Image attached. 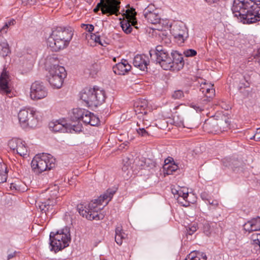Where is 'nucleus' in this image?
Returning <instances> with one entry per match:
<instances>
[{
  "mask_svg": "<svg viewBox=\"0 0 260 260\" xmlns=\"http://www.w3.org/2000/svg\"><path fill=\"white\" fill-rule=\"evenodd\" d=\"M232 10L234 16L244 24L260 21V0H234Z\"/></svg>",
  "mask_w": 260,
  "mask_h": 260,
  "instance_id": "obj_1",
  "label": "nucleus"
},
{
  "mask_svg": "<svg viewBox=\"0 0 260 260\" xmlns=\"http://www.w3.org/2000/svg\"><path fill=\"white\" fill-rule=\"evenodd\" d=\"M116 188H109L103 194L101 195L98 199L94 200L88 204V206L83 204L78 205L77 210L79 213L83 217H85L88 220H100L101 215L98 212L101 210L102 208L99 206L102 205L105 202L107 205L109 202L112 199L113 195L116 191Z\"/></svg>",
  "mask_w": 260,
  "mask_h": 260,
  "instance_id": "obj_2",
  "label": "nucleus"
},
{
  "mask_svg": "<svg viewBox=\"0 0 260 260\" xmlns=\"http://www.w3.org/2000/svg\"><path fill=\"white\" fill-rule=\"evenodd\" d=\"M73 35V29L70 26L57 27L48 39L47 45L53 50L58 51L69 46Z\"/></svg>",
  "mask_w": 260,
  "mask_h": 260,
  "instance_id": "obj_3",
  "label": "nucleus"
},
{
  "mask_svg": "<svg viewBox=\"0 0 260 260\" xmlns=\"http://www.w3.org/2000/svg\"><path fill=\"white\" fill-rule=\"evenodd\" d=\"M49 237L50 250L56 252L69 246V243L71 239L70 229L68 226H65L55 233L51 232Z\"/></svg>",
  "mask_w": 260,
  "mask_h": 260,
  "instance_id": "obj_4",
  "label": "nucleus"
},
{
  "mask_svg": "<svg viewBox=\"0 0 260 260\" xmlns=\"http://www.w3.org/2000/svg\"><path fill=\"white\" fill-rule=\"evenodd\" d=\"M81 100L88 107H97L105 101V92L96 87L93 88H85L80 93Z\"/></svg>",
  "mask_w": 260,
  "mask_h": 260,
  "instance_id": "obj_5",
  "label": "nucleus"
},
{
  "mask_svg": "<svg viewBox=\"0 0 260 260\" xmlns=\"http://www.w3.org/2000/svg\"><path fill=\"white\" fill-rule=\"evenodd\" d=\"M55 159L49 154H37L31 162L32 170L37 174L50 170L55 166Z\"/></svg>",
  "mask_w": 260,
  "mask_h": 260,
  "instance_id": "obj_6",
  "label": "nucleus"
},
{
  "mask_svg": "<svg viewBox=\"0 0 260 260\" xmlns=\"http://www.w3.org/2000/svg\"><path fill=\"white\" fill-rule=\"evenodd\" d=\"M149 54L151 60L158 64L164 70H171V55L163 46L157 45L155 49H150Z\"/></svg>",
  "mask_w": 260,
  "mask_h": 260,
  "instance_id": "obj_7",
  "label": "nucleus"
},
{
  "mask_svg": "<svg viewBox=\"0 0 260 260\" xmlns=\"http://www.w3.org/2000/svg\"><path fill=\"white\" fill-rule=\"evenodd\" d=\"M54 190L51 194H42L36 202L42 213H44L46 215L50 213L52 214L54 212L53 207L56 204V199L58 193V186L54 185Z\"/></svg>",
  "mask_w": 260,
  "mask_h": 260,
  "instance_id": "obj_8",
  "label": "nucleus"
},
{
  "mask_svg": "<svg viewBox=\"0 0 260 260\" xmlns=\"http://www.w3.org/2000/svg\"><path fill=\"white\" fill-rule=\"evenodd\" d=\"M19 121L23 128H33L37 126L38 119L34 108H25L20 110L18 114Z\"/></svg>",
  "mask_w": 260,
  "mask_h": 260,
  "instance_id": "obj_9",
  "label": "nucleus"
},
{
  "mask_svg": "<svg viewBox=\"0 0 260 260\" xmlns=\"http://www.w3.org/2000/svg\"><path fill=\"white\" fill-rule=\"evenodd\" d=\"M229 123L226 120L216 121L212 120L206 121L204 124L203 128L208 133L218 134L226 131Z\"/></svg>",
  "mask_w": 260,
  "mask_h": 260,
  "instance_id": "obj_10",
  "label": "nucleus"
},
{
  "mask_svg": "<svg viewBox=\"0 0 260 260\" xmlns=\"http://www.w3.org/2000/svg\"><path fill=\"white\" fill-rule=\"evenodd\" d=\"M48 91L47 88L42 82L35 81L30 87V96L33 100H38L47 96Z\"/></svg>",
  "mask_w": 260,
  "mask_h": 260,
  "instance_id": "obj_11",
  "label": "nucleus"
},
{
  "mask_svg": "<svg viewBox=\"0 0 260 260\" xmlns=\"http://www.w3.org/2000/svg\"><path fill=\"white\" fill-rule=\"evenodd\" d=\"M120 2L118 0H104L102 12L103 14L108 16L115 15L118 16L119 14Z\"/></svg>",
  "mask_w": 260,
  "mask_h": 260,
  "instance_id": "obj_12",
  "label": "nucleus"
},
{
  "mask_svg": "<svg viewBox=\"0 0 260 260\" xmlns=\"http://www.w3.org/2000/svg\"><path fill=\"white\" fill-rule=\"evenodd\" d=\"M10 81L9 72L4 68L0 76V92L9 95L11 92L9 82Z\"/></svg>",
  "mask_w": 260,
  "mask_h": 260,
  "instance_id": "obj_13",
  "label": "nucleus"
},
{
  "mask_svg": "<svg viewBox=\"0 0 260 260\" xmlns=\"http://www.w3.org/2000/svg\"><path fill=\"white\" fill-rule=\"evenodd\" d=\"M171 60L172 64L171 63V70H180L183 68L184 64L183 57L181 54H179L178 51H175L171 54Z\"/></svg>",
  "mask_w": 260,
  "mask_h": 260,
  "instance_id": "obj_14",
  "label": "nucleus"
},
{
  "mask_svg": "<svg viewBox=\"0 0 260 260\" xmlns=\"http://www.w3.org/2000/svg\"><path fill=\"white\" fill-rule=\"evenodd\" d=\"M149 62L148 59L144 55L137 54L133 59L134 66L144 72L147 71V66Z\"/></svg>",
  "mask_w": 260,
  "mask_h": 260,
  "instance_id": "obj_15",
  "label": "nucleus"
},
{
  "mask_svg": "<svg viewBox=\"0 0 260 260\" xmlns=\"http://www.w3.org/2000/svg\"><path fill=\"white\" fill-rule=\"evenodd\" d=\"M132 67L129 64L128 61L122 59L121 62L117 63L113 68V72L117 75H124L127 73L131 69Z\"/></svg>",
  "mask_w": 260,
  "mask_h": 260,
  "instance_id": "obj_16",
  "label": "nucleus"
},
{
  "mask_svg": "<svg viewBox=\"0 0 260 260\" xmlns=\"http://www.w3.org/2000/svg\"><path fill=\"white\" fill-rule=\"evenodd\" d=\"M47 80L50 85L54 88H60L63 84V79L65 77H63L61 75H56V76L53 75H50L48 73L47 76Z\"/></svg>",
  "mask_w": 260,
  "mask_h": 260,
  "instance_id": "obj_17",
  "label": "nucleus"
},
{
  "mask_svg": "<svg viewBox=\"0 0 260 260\" xmlns=\"http://www.w3.org/2000/svg\"><path fill=\"white\" fill-rule=\"evenodd\" d=\"M140 119L139 121L137 122V126L138 128H136L137 134L141 137H147L149 136L148 132L146 130L148 127V125L145 123V118L144 117H138Z\"/></svg>",
  "mask_w": 260,
  "mask_h": 260,
  "instance_id": "obj_18",
  "label": "nucleus"
},
{
  "mask_svg": "<svg viewBox=\"0 0 260 260\" xmlns=\"http://www.w3.org/2000/svg\"><path fill=\"white\" fill-rule=\"evenodd\" d=\"M230 166L235 173L239 174L244 173L246 165L243 161L234 159L232 160Z\"/></svg>",
  "mask_w": 260,
  "mask_h": 260,
  "instance_id": "obj_19",
  "label": "nucleus"
},
{
  "mask_svg": "<svg viewBox=\"0 0 260 260\" xmlns=\"http://www.w3.org/2000/svg\"><path fill=\"white\" fill-rule=\"evenodd\" d=\"M135 111L136 113L139 114L138 117H143L144 115L147 114V111L145 110L146 108L148 107V101L147 100H140L135 103Z\"/></svg>",
  "mask_w": 260,
  "mask_h": 260,
  "instance_id": "obj_20",
  "label": "nucleus"
},
{
  "mask_svg": "<svg viewBox=\"0 0 260 260\" xmlns=\"http://www.w3.org/2000/svg\"><path fill=\"white\" fill-rule=\"evenodd\" d=\"M186 28L184 27H181L179 25H175L172 29V34L173 36L177 39L184 40V38H186V35H187Z\"/></svg>",
  "mask_w": 260,
  "mask_h": 260,
  "instance_id": "obj_21",
  "label": "nucleus"
},
{
  "mask_svg": "<svg viewBox=\"0 0 260 260\" xmlns=\"http://www.w3.org/2000/svg\"><path fill=\"white\" fill-rule=\"evenodd\" d=\"M69 126V123L59 122L58 121L50 124V127H52V130L55 132L68 133V127Z\"/></svg>",
  "mask_w": 260,
  "mask_h": 260,
  "instance_id": "obj_22",
  "label": "nucleus"
},
{
  "mask_svg": "<svg viewBox=\"0 0 260 260\" xmlns=\"http://www.w3.org/2000/svg\"><path fill=\"white\" fill-rule=\"evenodd\" d=\"M48 73L55 76L56 75H61L63 77H66L67 76V72L64 68L58 64L51 66Z\"/></svg>",
  "mask_w": 260,
  "mask_h": 260,
  "instance_id": "obj_23",
  "label": "nucleus"
},
{
  "mask_svg": "<svg viewBox=\"0 0 260 260\" xmlns=\"http://www.w3.org/2000/svg\"><path fill=\"white\" fill-rule=\"evenodd\" d=\"M126 236V234L123 232L121 225L116 226L115 229V241L118 245H121L122 244L123 240L125 239Z\"/></svg>",
  "mask_w": 260,
  "mask_h": 260,
  "instance_id": "obj_24",
  "label": "nucleus"
},
{
  "mask_svg": "<svg viewBox=\"0 0 260 260\" xmlns=\"http://www.w3.org/2000/svg\"><path fill=\"white\" fill-rule=\"evenodd\" d=\"M85 110L80 108L74 109L70 115V120L74 122H79L81 120Z\"/></svg>",
  "mask_w": 260,
  "mask_h": 260,
  "instance_id": "obj_25",
  "label": "nucleus"
},
{
  "mask_svg": "<svg viewBox=\"0 0 260 260\" xmlns=\"http://www.w3.org/2000/svg\"><path fill=\"white\" fill-rule=\"evenodd\" d=\"M132 21L123 19L120 22L121 27L123 30V31L126 34H130L132 31V26H135V28H138V27L136 26V25H134L132 24Z\"/></svg>",
  "mask_w": 260,
  "mask_h": 260,
  "instance_id": "obj_26",
  "label": "nucleus"
},
{
  "mask_svg": "<svg viewBox=\"0 0 260 260\" xmlns=\"http://www.w3.org/2000/svg\"><path fill=\"white\" fill-rule=\"evenodd\" d=\"M136 14L137 13L135 11V9L133 8H128L126 10L125 13H124V15L125 16L124 19L132 21V23H132V24L134 25H136L137 23L136 17Z\"/></svg>",
  "mask_w": 260,
  "mask_h": 260,
  "instance_id": "obj_27",
  "label": "nucleus"
},
{
  "mask_svg": "<svg viewBox=\"0 0 260 260\" xmlns=\"http://www.w3.org/2000/svg\"><path fill=\"white\" fill-rule=\"evenodd\" d=\"M144 17L147 20L148 22L152 24L159 23L160 21V17L157 11L149 13L144 16Z\"/></svg>",
  "mask_w": 260,
  "mask_h": 260,
  "instance_id": "obj_28",
  "label": "nucleus"
},
{
  "mask_svg": "<svg viewBox=\"0 0 260 260\" xmlns=\"http://www.w3.org/2000/svg\"><path fill=\"white\" fill-rule=\"evenodd\" d=\"M213 85H209L208 87L206 83H204L203 86H202L200 91L205 94L207 98H211L213 95H214L215 90L213 89Z\"/></svg>",
  "mask_w": 260,
  "mask_h": 260,
  "instance_id": "obj_29",
  "label": "nucleus"
},
{
  "mask_svg": "<svg viewBox=\"0 0 260 260\" xmlns=\"http://www.w3.org/2000/svg\"><path fill=\"white\" fill-rule=\"evenodd\" d=\"M16 152L20 156H24L27 154V149L24 142L21 140L17 141Z\"/></svg>",
  "mask_w": 260,
  "mask_h": 260,
  "instance_id": "obj_30",
  "label": "nucleus"
},
{
  "mask_svg": "<svg viewBox=\"0 0 260 260\" xmlns=\"http://www.w3.org/2000/svg\"><path fill=\"white\" fill-rule=\"evenodd\" d=\"M9 44L6 41L0 42V55L5 57L10 53Z\"/></svg>",
  "mask_w": 260,
  "mask_h": 260,
  "instance_id": "obj_31",
  "label": "nucleus"
},
{
  "mask_svg": "<svg viewBox=\"0 0 260 260\" xmlns=\"http://www.w3.org/2000/svg\"><path fill=\"white\" fill-rule=\"evenodd\" d=\"M172 192L174 195H177L178 198L182 197L183 200L185 201H187V198L188 197V193L187 190H184V189H182L181 188H179L178 189H176L172 188L171 189Z\"/></svg>",
  "mask_w": 260,
  "mask_h": 260,
  "instance_id": "obj_32",
  "label": "nucleus"
},
{
  "mask_svg": "<svg viewBox=\"0 0 260 260\" xmlns=\"http://www.w3.org/2000/svg\"><path fill=\"white\" fill-rule=\"evenodd\" d=\"M8 177V170L6 165L0 164V183L5 182Z\"/></svg>",
  "mask_w": 260,
  "mask_h": 260,
  "instance_id": "obj_33",
  "label": "nucleus"
},
{
  "mask_svg": "<svg viewBox=\"0 0 260 260\" xmlns=\"http://www.w3.org/2000/svg\"><path fill=\"white\" fill-rule=\"evenodd\" d=\"M178 169V165L175 162L171 164V165H168L167 167H164V169L166 171V173L167 175L172 174L174 172H175Z\"/></svg>",
  "mask_w": 260,
  "mask_h": 260,
  "instance_id": "obj_34",
  "label": "nucleus"
},
{
  "mask_svg": "<svg viewBox=\"0 0 260 260\" xmlns=\"http://www.w3.org/2000/svg\"><path fill=\"white\" fill-rule=\"evenodd\" d=\"M252 225V228L250 230L254 231H260V217L257 216L250 220V222Z\"/></svg>",
  "mask_w": 260,
  "mask_h": 260,
  "instance_id": "obj_35",
  "label": "nucleus"
},
{
  "mask_svg": "<svg viewBox=\"0 0 260 260\" xmlns=\"http://www.w3.org/2000/svg\"><path fill=\"white\" fill-rule=\"evenodd\" d=\"M70 126L68 127V133H72L73 131L75 132H80L82 131V124L78 122L77 124L69 123Z\"/></svg>",
  "mask_w": 260,
  "mask_h": 260,
  "instance_id": "obj_36",
  "label": "nucleus"
},
{
  "mask_svg": "<svg viewBox=\"0 0 260 260\" xmlns=\"http://www.w3.org/2000/svg\"><path fill=\"white\" fill-rule=\"evenodd\" d=\"M192 255L190 256L192 260H207V256L205 253L198 252L197 253L191 252Z\"/></svg>",
  "mask_w": 260,
  "mask_h": 260,
  "instance_id": "obj_37",
  "label": "nucleus"
},
{
  "mask_svg": "<svg viewBox=\"0 0 260 260\" xmlns=\"http://www.w3.org/2000/svg\"><path fill=\"white\" fill-rule=\"evenodd\" d=\"M92 114V113L87 110H85L84 115H82L81 120H82L84 123L88 124L90 122V117H91Z\"/></svg>",
  "mask_w": 260,
  "mask_h": 260,
  "instance_id": "obj_38",
  "label": "nucleus"
},
{
  "mask_svg": "<svg viewBox=\"0 0 260 260\" xmlns=\"http://www.w3.org/2000/svg\"><path fill=\"white\" fill-rule=\"evenodd\" d=\"M19 253V252H18L16 250L11 251V250H8L7 259V260H19L18 258H17V257Z\"/></svg>",
  "mask_w": 260,
  "mask_h": 260,
  "instance_id": "obj_39",
  "label": "nucleus"
},
{
  "mask_svg": "<svg viewBox=\"0 0 260 260\" xmlns=\"http://www.w3.org/2000/svg\"><path fill=\"white\" fill-rule=\"evenodd\" d=\"M15 21L14 19H12L7 22L5 23V24L3 26V27L0 30V33L3 35V34H6L7 32V30L8 27L10 25H13L14 24Z\"/></svg>",
  "mask_w": 260,
  "mask_h": 260,
  "instance_id": "obj_40",
  "label": "nucleus"
},
{
  "mask_svg": "<svg viewBox=\"0 0 260 260\" xmlns=\"http://www.w3.org/2000/svg\"><path fill=\"white\" fill-rule=\"evenodd\" d=\"M252 244L255 248L258 247V249L260 251V234L252 235Z\"/></svg>",
  "mask_w": 260,
  "mask_h": 260,
  "instance_id": "obj_41",
  "label": "nucleus"
},
{
  "mask_svg": "<svg viewBox=\"0 0 260 260\" xmlns=\"http://www.w3.org/2000/svg\"><path fill=\"white\" fill-rule=\"evenodd\" d=\"M156 11H157V10L155 9L153 5H149L144 10L143 14L144 16H145L149 13H154V12Z\"/></svg>",
  "mask_w": 260,
  "mask_h": 260,
  "instance_id": "obj_42",
  "label": "nucleus"
},
{
  "mask_svg": "<svg viewBox=\"0 0 260 260\" xmlns=\"http://www.w3.org/2000/svg\"><path fill=\"white\" fill-rule=\"evenodd\" d=\"M100 119L99 117L94 115L93 113L90 117V122L88 124L91 126H96L100 123Z\"/></svg>",
  "mask_w": 260,
  "mask_h": 260,
  "instance_id": "obj_43",
  "label": "nucleus"
},
{
  "mask_svg": "<svg viewBox=\"0 0 260 260\" xmlns=\"http://www.w3.org/2000/svg\"><path fill=\"white\" fill-rule=\"evenodd\" d=\"M184 96L183 92L181 90H175L172 94V97L175 100H179Z\"/></svg>",
  "mask_w": 260,
  "mask_h": 260,
  "instance_id": "obj_44",
  "label": "nucleus"
},
{
  "mask_svg": "<svg viewBox=\"0 0 260 260\" xmlns=\"http://www.w3.org/2000/svg\"><path fill=\"white\" fill-rule=\"evenodd\" d=\"M197 51L192 49H187L184 51V54L186 57H193L197 55Z\"/></svg>",
  "mask_w": 260,
  "mask_h": 260,
  "instance_id": "obj_45",
  "label": "nucleus"
},
{
  "mask_svg": "<svg viewBox=\"0 0 260 260\" xmlns=\"http://www.w3.org/2000/svg\"><path fill=\"white\" fill-rule=\"evenodd\" d=\"M91 39L92 40H94L95 43H99L101 46H104V43H105V42L104 41V42H102L101 41L100 36H96L95 34H93L92 35H91Z\"/></svg>",
  "mask_w": 260,
  "mask_h": 260,
  "instance_id": "obj_46",
  "label": "nucleus"
},
{
  "mask_svg": "<svg viewBox=\"0 0 260 260\" xmlns=\"http://www.w3.org/2000/svg\"><path fill=\"white\" fill-rule=\"evenodd\" d=\"M19 140H11L9 142V145L11 149L13 150L14 152L16 151V146L17 141Z\"/></svg>",
  "mask_w": 260,
  "mask_h": 260,
  "instance_id": "obj_47",
  "label": "nucleus"
},
{
  "mask_svg": "<svg viewBox=\"0 0 260 260\" xmlns=\"http://www.w3.org/2000/svg\"><path fill=\"white\" fill-rule=\"evenodd\" d=\"M250 222V220H249L244 225V229L249 233L254 231L253 230H250L252 228V225H250L251 223Z\"/></svg>",
  "mask_w": 260,
  "mask_h": 260,
  "instance_id": "obj_48",
  "label": "nucleus"
},
{
  "mask_svg": "<svg viewBox=\"0 0 260 260\" xmlns=\"http://www.w3.org/2000/svg\"><path fill=\"white\" fill-rule=\"evenodd\" d=\"M197 226L195 225L189 227L188 229H186L187 234L189 235H191L197 231Z\"/></svg>",
  "mask_w": 260,
  "mask_h": 260,
  "instance_id": "obj_49",
  "label": "nucleus"
},
{
  "mask_svg": "<svg viewBox=\"0 0 260 260\" xmlns=\"http://www.w3.org/2000/svg\"><path fill=\"white\" fill-rule=\"evenodd\" d=\"M103 2H104V0H101L100 2L97 4L96 7L93 9L94 12L97 13L99 11L100 9H101L102 10V7H103Z\"/></svg>",
  "mask_w": 260,
  "mask_h": 260,
  "instance_id": "obj_50",
  "label": "nucleus"
},
{
  "mask_svg": "<svg viewBox=\"0 0 260 260\" xmlns=\"http://www.w3.org/2000/svg\"><path fill=\"white\" fill-rule=\"evenodd\" d=\"M249 86V83L247 81L241 80L239 84V88L241 89L243 87L246 88Z\"/></svg>",
  "mask_w": 260,
  "mask_h": 260,
  "instance_id": "obj_51",
  "label": "nucleus"
},
{
  "mask_svg": "<svg viewBox=\"0 0 260 260\" xmlns=\"http://www.w3.org/2000/svg\"><path fill=\"white\" fill-rule=\"evenodd\" d=\"M82 26H86L85 29L87 31H88L89 32L92 31L94 30V26L92 24H82Z\"/></svg>",
  "mask_w": 260,
  "mask_h": 260,
  "instance_id": "obj_52",
  "label": "nucleus"
},
{
  "mask_svg": "<svg viewBox=\"0 0 260 260\" xmlns=\"http://www.w3.org/2000/svg\"><path fill=\"white\" fill-rule=\"evenodd\" d=\"M171 159L173 162H175L172 157H170V158H167L165 160V164L164 167H167L168 165H171V164H173L171 161Z\"/></svg>",
  "mask_w": 260,
  "mask_h": 260,
  "instance_id": "obj_53",
  "label": "nucleus"
},
{
  "mask_svg": "<svg viewBox=\"0 0 260 260\" xmlns=\"http://www.w3.org/2000/svg\"><path fill=\"white\" fill-rule=\"evenodd\" d=\"M208 203L213 206L214 208H216L218 205V202L217 200H213L211 202L210 200L208 201Z\"/></svg>",
  "mask_w": 260,
  "mask_h": 260,
  "instance_id": "obj_54",
  "label": "nucleus"
},
{
  "mask_svg": "<svg viewBox=\"0 0 260 260\" xmlns=\"http://www.w3.org/2000/svg\"><path fill=\"white\" fill-rule=\"evenodd\" d=\"M254 137L256 138V141H260V127L256 129Z\"/></svg>",
  "mask_w": 260,
  "mask_h": 260,
  "instance_id": "obj_55",
  "label": "nucleus"
},
{
  "mask_svg": "<svg viewBox=\"0 0 260 260\" xmlns=\"http://www.w3.org/2000/svg\"><path fill=\"white\" fill-rule=\"evenodd\" d=\"M201 198L202 200L208 201L209 199H208V194L206 192H203L201 194Z\"/></svg>",
  "mask_w": 260,
  "mask_h": 260,
  "instance_id": "obj_56",
  "label": "nucleus"
},
{
  "mask_svg": "<svg viewBox=\"0 0 260 260\" xmlns=\"http://www.w3.org/2000/svg\"><path fill=\"white\" fill-rule=\"evenodd\" d=\"M191 107L196 110L197 112H201L203 110L202 107L198 106V105H192Z\"/></svg>",
  "mask_w": 260,
  "mask_h": 260,
  "instance_id": "obj_57",
  "label": "nucleus"
},
{
  "mask_svg": "<svg viewBox=\"0 0 260 260\" xmlns=\"http://www.w3.org/2000/svg\"><path fill=\"white\" fill-rule=\"evenodd\" d=\"M210 226L209 224H207L204 226V233L207 236H209L210 234V232L209 231Z\"/></svg>",
  "mask_w": 260,
  "mask_h": 260,
  "instance_id": "obj_58",
  "label": "nucleus"
},
{
  "mask_svg": "<svg viewBox=\"0 0 260 260\" xmlns=\"http://www.w3.org/2000/svg\"><path fill=\"white\" fill-rule=\"evenodd\" d=\"M20 1L25 5H26L27 4H31L32 3L34 2V1L33 0H20Z\"/></svg>",
  "mask_w": 260,
  "mask_h": 260,
  "instance_id": "obj_59",
  "label": "nucleus"
},
{
  "mask_svg": "<svg viewBox=\"0 0 260 260\" xmlns=\"http://www.w3.org/2000/svg\"><path fill=\"white\" fill-rule=\"evenodd\" d=\"M219 0H206V1L210 5L216 3Z\"/></svg>",
  "mask_w": 260,
  "mask_h": 260,
  "instance_id": "obj_60",
  "label": "nucleus"
},
{
  "mask_svg": "<svg viewBox=\"0 0 260 260\" xmlns=\"http://www.w3.org/2000/svg\"><path fill=\"white\" fill-rule=\"evenodd\" d=\"M191 255H192V253H189V254L187 255V258H186L185 260H192V259H191V258H190V256H191Z\"/></svg>",
  "mask_w": 260,
  "mask_h": 260,
  "instance_id": "obj_61",
  "label": "nucleus"
},
{
  "mask_svg": "<svg viewBox=\"0 0 260 260\" xmlns=\"http://www.w3.org/2000/svg\"><path fill=\"white\" fill-rule=\"evenodd\" d=\"M255 137V134H254L253 136H252L251 137H250V140H255V141H256V138H255V137Z\"/></svg>",
  "mask_w": 260,
  "mask_h": 260,
  "instance_id": "obj_62",
  "label": "nucleus"
},
{
  "mask_svg": "<svg viewBox=\"0 0 260 260\" xmlns=\"http://www.w3.org/2000/svg\"><path fill=\"white\" fill-rule=\"evenodd\" d=\"M123 171H125L127 169V167H123L122 169Z\"/></svg>",
  "mask_w": 260,
  "mask_h": 260,
  "instance_id": "obj_63",
  "label": "nucleus"
},
{
  "mask_svg": "<svg viewBox=\"0 0 260 260\" xmlns=\"http://www.w3.org/2000/svg\"><path fill=\"white\" fill-rule=\"evenodd\" d=\"M47 191H48V192H50H50H52V190H50V189H49L47 190Z\"/></svg>",
  "mask_w": 260,
  "mask_h": 260,
  "instance_id": "obj_64",
  "label": "nucleus"
}]
</instances>
